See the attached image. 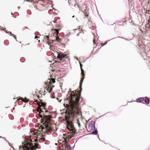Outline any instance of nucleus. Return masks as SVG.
<instances>
[{
	"label": "nucleus",
	"mask_w": 150,
	"mask_h": 150,
	"mask_svg": "<svg viewBox=\"0 0 150 150\" xmlns=\"http://www.w3.org/2000/svg\"><path fill=\"white\" fill-rule=\"evenodd\" d=\"M66 105L67 110L70 114L78 115L81 112L80 108L76 102H71L69 105L67 104Z\"/></svg>",
	"instance_id": "nucleus-1"
},
{
	"label": "nucleus",
	"mask_w": 150,
	"mask_h": 150,
	"mask_svg": "<svg viewBox=\"0 0 150 150\" xmlns=\"http://www.w3.org/2000/svg\"><path fill=\"white\" fill-rule=\"evenodd\" d=\"M95 122L93 121H92L89 123L88 127V130L89 132H91L93 130L95 131L92 132V133L93 134L96 135L98 133L97 130L95 129Z\"/></svg>",
	"instance_id": "nucleus-2"
},
{
	"label": "nucleus",
	"mask_w": 150,
	"mask_h": 150,
	"mask_svg": "<svg viewBox=\"0 0 150 150\" xmlns=\"http://www.w3.org/2000/svg\"><path fill=\"white\" fill-rule=\"evenodd\" d=\"M38 146V144L36 143H34V145L33 144L30 143H28L26 146L24 145L25 149L27 150H35Z\"/></svg>",
	"instance_id": "nucleus-3"
},
{
	"label": "nucleus",
	"mask_w": 150,
	"mask_h": 150,
	"mask_svg": "<svg viewBox=\"0 0 150 150\" xmlns=\"http://www.w3.org/2000/svg\"><path fill=\"white\" fill-rule=\"evenodd\" d=\"M51 117L50 116L44 115L42 120L45 122L48 123L50 120Z\"/></svg>",
	"instance_id": "nucleus-4"
},
{
	"label": "nucleus",
	"mask_w": 150,
	"mask_h": 150,
	"mask_svg": "<svg viewBox=\"0 0 150 150\" xmlns=\"http://www.w3.org/2000/svg\"><path fill=\"white\" fill-rule=\"evenodd\" d=\"M67 127L69 130H71L72 129L73 126L71 123H68Z\"/></svg>",
	"instance_id": "nucleus-5"
},
{
	"label": "nucleus",
	"mask_w": 150,
	"mask_h": 150,
	"mask_svg": "<svg viewBox=\"0 0 150 150\" xmlns=\"http://www.w3.org/2000/svg\"><path fill=\"white\" fill-rule=\"evenodd\" d=\"M67 56L66 54H62L61 55H58L57 56V58L59 59H60L63 58Z\"/></svg>",
	"instance_id": "nucleus-6"
},
{
	"label": "nucleus",
	"mask_w": 150,
	"mask_h": 150,
	"mask_svg": "<svg viewBox=\"0 0 150 150\" xmlns=\"http://www.w3.org/2000/svg\"><path fill=\"white\" fill-rule=\"evenodd\" d=\"M145 103L147 104H148L149 103V99L147 98V97H146L145 98Z\"/></svg>",
	"instance_id": "nucleus-7"
},
{
	"label": "nucleus",
	"mask_w": 150,
	"mask_h": 150,
	"mask_svg": "<svg viewBox=\"0 0 150 150\" xmlns=\"http://www.w3.org/2000/svg\"><path fill=\"white\" fill-rule=\"evenodd\" d=\"M144 99L143 97L138 98L137 99V101L138 102H141L144 101Z\"/></svg>",
	"instance_id": "nucleus-8"
},
{
	"label": "nucleus",
	"mask_w": 150,
	"mask_h": 150,
	"mask_svg": "<svg viewBox=\"0 0 150 150\" xmlns=\"http://www.w3.org/2000/svg\"><path fill=\"white\" fill-rule=\"evenodd\" d=\"M69 94L70 95V96L71 97L72 99L73 98L75 97L76 96V95L75 94H72V93H71V91L69 92Z\"/></svg>",
	"instance_id": "nucleus-9"
},
{
	"label": "nucleus",
	"mask_w": 150,
	"mask_h": 150,
	"mask_svg": "<svg viewBox=\"0 0 150 150\" xmlns=\"http://www.w3.org/2000/svg\"><path fill=\"white\" fill-rule=\"evenodd\" d=\"M38 112H39V116L40 117V118H42V115H40V114L41 113L43 112H42L41 110L40 109V110H38Z\"/></svg>",
	"instance_id": "nucleus-10"
},
{
	"label": "nucleus",
	"mask_w": 150,
	"mask_h": 150,
	"mask_svg": "<svg viewBox=\"0 0 150 150\" xmlns=\"http://www.w3.org/2000/svg\"><path fill=\"white\" fill-rule=\"evenodd\" d=\"M20 99H21L23 101L25 102H27L28 101V100L25 97V99L22 98H21Z\"/></svg>",
	"instance_id": "nucleus-11"
},
{
	"label": "nucleus",
	"mask_w": 150,
	"mask_h": 150,
	"mask_svg": "<svg viewBox=\"0 0 150 150\" xmlns=\"http://www.w3.org/2000/svg\"><path fill=\"white\" fill-rule=\"evenodd\" d=\"M80 67H81V74L82 75H84V73L83 72V70L82 69V68H81V66H82V65L81 64H80Z\"/></svg>",
	"instance_id": "nucleus-12"
},
{
	"label": "nucleus",
	"mask_w": 150,
	"mask_h": 150,
	"mask_svg": "<svg viewBox=\"0 0 150 150\" xmlns=\"http://www.w3.org/2000/svg\"><path fill=\"white\" fill-rule=\"evenodd\" d=\"M44 38V39H47V40H48L49 38V37L48 36L45 35Z\"/></svg>",
	"instance_id": "nucleus-13"
},
{
	"label": "nucleus",
	"mask_w": 150,
	"mask_h": 150,
	"mask_svg": "<svg viewBox=\"0 0 150 150\" xmlns=\"http://www.w3.org/2000/svg\"><path fill=\"white\" fill-rule=\"evenodd\" d=\"M75 99L76 102H77L79 100V98L77 97H75Z\"/></svg>",
	"instance_id": "nucleus-14"
},
{
	"label": "nucleus",
	"mask_w": 150,
	"mask_h": 150,
	"mask_svg": "<svg viewBox=\"0 0 150 150\" xmlns=\"http://www.w3.org/2000/svg\"><path fill=\"white\" fill-rule=\"evenodd\" d=\"M52 81L53 83H54L55 82V81L54 79H52Z\"/></svg>",
	"instance_id": "nucleus-15"
},
{
	"label": "nucleus",
	"mask_w": 150,
	"mask_h": 150,
	"mask_svg": "<svg viewBox=\"0 0 150 150\" xmlns=\"http://www.w3.org/2000/svg\"><path fill=\"white\" fill-rule=\"evenodd\" d=\"M59 39V38L58 37H56V41L58 42V40Z\"/></svg>",
	"instance_id": "nucleus-16"
},
{
	"label": "nucleus",
	"mask_w": 150,
	"mask_h": 150,
	"mask_svg": "<svg viewBox=\"0 0 150 150\" xmlns=\"http://www.w3.org/2000/svg\"><path fill=\"white\" fill-rule=\"evenodd\" d=\"M42 106L43 107H44L45 106V104H43V103H42Z\"/></svg>",
	"instance_id": "nucleus-17"
},
{
	"label": "nucleus",
	"mask_w": 150,
	"mask_h": 150,
	"mask_svg": "<svg viewBox=\"0 0 150 150\" xmlns=\"http://www.w3.org/2000/svg\"><path fill=\"white\" fill-rule=\"evenodd\" d=\"M72 136H71L70 137H69V138L68 139V140L70 139L72 137Z\"/></svg>",
	"instance_id": "nucleus-18"
},
{
	"label": "nucleus",
	"mask_w": 150,
	"mask_h": 150,
	"mask_svg": "<svg viewBox=\"0 0 150 150\" xmlns=\"http://www.w3.org/2000/svg\"><path fill=\"white\" fill-rule=\"evenodd\" d=\"M72 136H71L70 137H69V138L68 139V140L70 139L72 137Z\"/></svg>",
	"instance_id": "nucleus-19"
},
{
	"label": "nucleus",
	"mask_w": 150,
	"mask_h": 150,
	"mask_svg": "<svg viewBox=\"0 0 150 150\" xmlns=\"http://www.w3.org/2000/svg\"><path fill=\"white\" fill-rule=\"evenodd\" d=\"M64 141H65L66 143H67V139H64Z\"/></svg>",
	"instance_id": "nucleus-20"
},
{
	"label": "nucleus",
	"mask_w": 150,
	"mask_h": 150,
	"mask_svg": "<svg viewBox=\"0 0 150 150\" xmlns=\"http://www.w3.org/2000/svg\"><path fill=\"white\" fill-rule=\"evenodd\" d=\"M52 88H51L50 89V91H49V92H50H50H51V90H52Z\"/></svg>",
	"instance_id": "nucleus-21"
},
{
	"label": "nucleus",
	"mask_w": 150,
	"mask_h": 150,
	"mask_svg": "<svg viewBox=\"0 0 150 150\" xmlns=\"http://www.w3.org/2000/svg\"><path fill=\"white\" fill-rule=\"evenodd\" d=\"M83 78L82 79V80H81V83H82L83 82Z\"/></svg>",
	"instance_id": "nucleus-22"
},
{
	"label": "nucleus",
	"mask_w": 150,
	"mask_h": 150,
	"mask_svg": "<svg viewBox=\"0 0 150 150\" xmlns=\"http://www.w3.org/2000/svg\"><path fill=\"white\" fill-rule=\"evenodd\" d=\"M42 139L43 141H44L45 139V138H42Z\"/></svg>",
	"instance_id": "nucleus-23"
},
{
	"label": "nucleus",
	"mask_w": 150,
	"mask_h": 150,
	"mask_svg": "<svg viewBox=\"0 0 150 150\" xmlns=\"http://www.w3.org/2000/svg\"><path fill=\"white\" fill-rule=\"evenodd\" d=\"M38 37H37V36H35V38H38Z\"/></svg>",
	"instance_id": "nucleus-24"
},
{
	"label": "nucleus",
	"mask_w": 150,
	"mask_h": 150,
	"mask_svg": "<svg viewBox=\"0 0 150 150\" xmlns=\"http://www.w3.org/2000/svg\"><path fill=\"white\" fill-rule=\"evenodd\" d=\"M56 32H57V35L58 34V31H57Z\"/></svg>",
	"instance_id": "nucleus-25"
},
{
	"label": "nucleus",
	"mask_w": 150,
	"mask_h": 150,
	"mask_svg": "<svg viewBox=\"0 0 150 150\" xmlns=\"http://www.w3.org/2000/svg\"><path fill=\"white\" fill-rule=\"evenodd\" d=\"M36 141H37V139H35V140H34V141H35V142H36Z\"/></svg>",
	"instance_id": "nucleus-26"
},
{
	"label": "nucleus",
	"mask_w": 150,
	"mask_h": 150,
	"mask_svg": "<svg viewBox=\"0 0 150 150\" xmlns=\"http://www.w3.org/2000/svg\"><path fill=\"white\" fill-rule=\"evenodd\" d=\"M74 16H72V18H74Z\"/></svg>",
	"instance_id": "nucleus-27"
},
{
	"label": "nucleus",
	"mask_w": 150,
	"mask_h": 150,
	"mask_svg": "<svg viewBox=\"0 0 150 150\" xmlns=\"http://www.w3.org/2000/svg\"><path fill=\"white\" fill-rule=\"evenodd\" d=\"M45 112H48V111H47H47H46H46H45Z\"/></svg>",
	"instance_id": "nucleus-28"
},
{
	"label": "nucleus",
	"mask_w": 150,
	"mask_h": 150,
	"mask_svg": "<svg viewBox=\"0 0 150 150\" xmlns=\"http://www.w3.org/2000/svg\"><path fill=\"white\" fill-rule=\"evenodd\" d=\"M55 144V145H57V144L56 143Z\"/></svg>",
	"instance_id": "nucleus-29"
},
{
	"label": "nucleus",
	"mask_w": 150,
	"mask_h": 150,
	"mask_svg": "<svg viewBox=\"0 0 150 150\" xmlns=\"http://www.w3.org/2000/svg\"><path fill=\"white\" fill-rule=\"evenodd\" d=\"M23 149H24V147H23ZM23 150H24V149H23Z\"/></svg>",
	"instance_id": "nucleus-30"
},
{
	"label": "nucleus",
	"mask_w": 150,
	"mask_h": 150,
	"mask_svg": "<svg viewBox=\"0 0 150 150\" xmlns=\"http://www.w3.org/2000/svg\"><path fill=\"white\" fill-rule=\"evenodd\" d=\"M103 45H103V44L102 45V46H103Z\"/></svg>",
	"instance_id": "nucleus-31"
},
{
	"label": "nucleus",
	"mask_w": 150,
	"mask_h": 150,
	"mask_svg": "<svg viewBox=\"0 0 150 150\" xmlns=\"http://www.w3.org/2000/svg\"><path fill=\"white\" fill-rule=\"evenodd\" d=\"M40 42V40H39V41H38V42Z\"/></svg>",
	"instance_id": "nucleus-32"
}]
</instances>
